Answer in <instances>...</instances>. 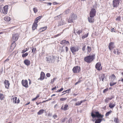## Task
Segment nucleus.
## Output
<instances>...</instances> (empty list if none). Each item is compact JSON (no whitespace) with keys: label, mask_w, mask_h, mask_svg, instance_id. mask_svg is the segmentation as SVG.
<instances>
[{"label":"nucleus","mask_w":123,"mask_h":123,"mask_svg":"<svg viewBox=\"0 0 123 123\" xmlns=\"http://www.w3.org/2000/svg\"><path fill=\"white\" fill-rule=\"evenodd\" d=\"M95 55H89L85 57L84 59V61L88 63H91L94 59Z\"/></svg>","instance_id":"obj_1"},{"label":"nucleus","mask_w":123,"mask_h":123,"mask_svg":"<svg viewBox=\"0 0 123 123\" xmlns=\"http://www.w3.org/2000/svg\"><path fill=\"white\" fill-rule=\"evenodd\" d=\"M70 50L73 54L74 55L75 53L78 51L79 49V46H71L70 48Z\"/></svg>","instance_id":"obj_2"},{"label":"nucleus","mask_w":123,"mask_h":123,"mask_svg":"<svg viewBox=\"0 0 123 123\" xmlns=\"http://www.w3.org/2000/svg\"><path fill=\"white\" fill-rule=\"evenodd\" d=\"M77 16L75 14L72 13L70 15L68 20V21L69 23L73 22V20L77 19Z\"/></svg>","instance_id":"obj_3"},{"label":"nucleus","mask_w":123,"mask_h":123,"mask_svg":"<svg viewBox=\"0 0 123 123\" xmlns=\"http://www.w3.org/2000/svg\"><path fill=\"white\" fill-rule=\"evenodd\" d=\"M95 115L92 112L91 113V115L93 118L95 117H97L98 118H102L103 117V115L100 114L98 112H95Z\"/></svg>","instance_id":"obj_4"},{"label":"nucleus","mask_w":123,"mask_h":123,"mask_svg":"<svg viewBox=\"0 0 123 123\" xmlns=\"http://www.w3.org/2000/svg\"><path fill=\"white\" fill-rule=\"evenodd\" d=\"M8 5L4 6L2 9L1 12L4 15H6L7 13L8 9Z\"/></svg>","instance_id":"obj_5"},{"label":"nucleus","mask_w":123,"mask_h":123,"mask_svg":"<svg viewBox=\"0 0 123 123\" xmlns=\"http://www.w3.org/2000/svg\"><path fill=\"white\" fill-rule=\"evenodd\" d=\"M19 35L17 33L13 34L11 40L13 42H16L18 39Z\"/></svg>","instance_id":"obj_6"},{"label":"nucleus","mask_w":123,"mask_h":123,"mask_svg":"<svg viewBox=\"0 0 123 123\" xmlns=\"http://www.w3.org/2000/svg\"><path fill=\"white\" fill-rule=\"evenodd\" d=\"M80 67L77 66L74 67L72 69V71L74 73H79L80 72Z\"/></svg>","instance_id":"obj_7"},{"label":"nucleus","mask_w":123,"mask_h":123,"mask_svg":"<svg viewBox=\"0 0 123 123\" xmlns=\"http://www.w3.org/2000/svg\"><path fill=\"white\" fill-rule=\"evenodd\" d=\"M96 10L94 8L92 9L90 12V16L91 17H94L96 15Z\"/></svg>","instance_id":"obj_8"},{"label":"nucleus","mask_w":123,"mask_h":123,"mask_svg":"<svg viewBox=\"0 0 123 123\" xmlns=\"http://www.w3.org/2000/svg\"><path fill=\"white\" fill-rule=\"evenodd\" d=\"M21 84L25 88H28L29 87L28 81L27 80H22L21 81Z\"/></svg>","instance_id":"obj_9"},{"label":"nucleus","mask_w":123,"mask_h":123,"mask_svg":"<svg viewBox=\"0 0 123 123\" xmlns=\"http://www.w3.org/2000/svg\"><path fill=\"white\" fill-rule=\"evenodd\" d=\"M120 3L119 0H114L113 1V6L114 7H117L118 6Z\"/></svg>","instance_id":"obj_10"},{"label":"nucleus","mask_w":123,"mask_h":123,"mask_svg":"<svg viewBox=\"0 0 123 123\" xmlns=\"http://www.w3.org/2000/svg\"><path fill=\"white\" fill-rule=\"evenodd\" d=\"M95 68L96 69L100 71L102 69L101 64V62H98L97 63L96 65Z\"/></svg>","instance_id":"obj_11"},{"label":"nucleus","mask_w":123,"mask_h":123,"mask_svg":"<svg viewBox=\"0 0 123 123\" xmlns=\"http://www.w3.org/2000/svg\"><path fill=\"white\" fill-rule=\"evenodd\" d=\"M4 83L5 86V87L7 89H8L10 85V83L9 81L6 80H5L4 82Z\"/></svg>","instance_id":"obj_12"},{"label":"nucleus","mask_w":123,"mask_h":123,"mask_svg":"<svg viewBox=\"0 0 123 123\" xmlns=\"http://www.w3.org/2000/svg\"><path fill=\"white\" fill-rule=\"evenodd\" d=\"M12 97V99L13 101V102L15 104H18L19 103L20 101V100L18 98V99L17 100V97H13V96Z\"/></svg>","instance_id":"obj_13"},{"label":"nucleus","mask_w":123,"mask_h":123,"mask_svg":"<svg viewBox=\"0 0 123 123\" xmlns=\"http://www.w3.org/2000/svg\"><path fill=\"white\" fill-rule=\"evenodd\" d=\"M45 74L43 72H41L40 74V76L39 78L38 79V80H42L44 79L45 77Z\"/></svg>","instance_id":"obj_14"},{"label":"nucleus","mask_w":123,"mask_h":123,"mask_svg":"<svg viewBox=\"0 0 123 123\" xmlns=\"http://www.w3.org/2000/svg\"><path fill=\"white\" fill-rule=\"evenodd\" d=\"M114 43L112 42H110L109 44L108 47H109L110 50L111 51V50L113 49L114 48Z\"/></svg>","instance_id":"obj_15"},{"label":"nucleus","mask_w":123,"mask_h":123,"mask_svg":"<svg viewBox=\"0 0 123 123\" xmlns=\"http://www.w3.org/2000/svg\"><path fill=\"white\" fill-rule=\"evenodd\" d=\"M24 63L26 66H29L30 64V61L28 59H26L24 61Z\"/></svg>","instance_id":"obj_16"},{"label":"nucleus","mask_w":123,"mask_h":123,"mask_svg":"<svg viewBox=\"0 0 123 123\" xmlns=\"http://www.w3.org/2000/svg\"><path fill=\"white\" fill-rule=\"evenodd\" d=\"M38 25L37 23L34 22L32 26V29L33 30H34L37 29Z\"/></svg>","instance_id":"obj_17"},{"label":"nucleus","mask_w":123,"mask_h":123,"mask_svg":"<svg viewBox=\"0 0 123 123\" xmlns=\"http://www.w3.org/2000/svg\"><path fill=\"white\" fill-rule=\"evenodd\" d=\"M69 43V42L68 41H66V40H62L61 42L60 43L62 44H68Z\"/></svg>","instance_id":"obj_18"},{"label":"nucleus","mask_w":123,"mask_h":123,"mask_svg":"<svg viewBox=\"0 0 123 123\" xmlns=\"http://www.w3.org/2000/svg\"><path fill=\"white\" fill-rule=\"evenodd\" d=\"M94 17H88V20L89 22L90 23H93L94 22V19L93 18Z\"/></svg>","instance_id":"obj_19"},{"label":"nucleus","mask_w":123,"mask_h":123,"mask_svg":"<svg viewBox=\"0 0 123 123\" xmlns=\"http://www.w3.org/2000/svg\"><path fill=\"white\" fill-rule=\"evenodd\" d=\"M4 19L6 21L9 22L11 20V18L8 16H6L4 18Z\"/></svg>","instance_id":"obj_20"},{"label":"nucleus","mask_w":123,"mask_h":123,"mask_svg":"<svg viewBox=\"0 0 123 123\" xmlns=\"http://www.w3.org/2000/svg\"><path fill=\"white\" fill-rule=\"evenodd\" d=\"M86 101V100H82L80 101H78L75 104V105L76 106L80 105L83 102H85Z\"/></svg>","instance_id":"obj_21"},{"label":"nucleus","mask_w":123,"mask_h":123,"mask_svg":"<svg viewBox=\"0 0 123 123\" xmlns=\"http://www.w3.org/2000/svg\"><path fill=\"white\" fill-rule=\"evenodd\" d=\"M110 77L112 81H113L117 79L116 77L114 74H112L111 75Z\"/></svg>","instance_id":"obj_22"},{"label":"nucleus","mask_w":123,"mask_h":123,"mask_svg":"<svg viewBox=\"0 0 123 123\" xmlns=\"http://www.w3.org/2000/svg\"><path fill=\"white\" fill-rule=\"evenodd\" d=\"M115 103H110L109 104V107L110 108H112L115 106Z\"/></svg>","instance_id":"obj_23"},{"label":"nucleus","mask_w":123,"mask_h":123,"mask_svg":"<svg viewBox=\"0 0 123 123\" xmlns=\"http://www.w3.org/2000/svg\"><path fill=\"white\" fill-rule=\"evenodd\" d=\"M113 98V96H111L110 98H107L105 99V102L107 103L109 101L111 100Z\"/></svg>","instance_id":"obj_24"},{"label":"nucleus","mask_w":123,"mask_h":123,"mask_svg":"<svg viewBox=\"0 0 123 123\" xmlns=\"http://www.w3.org/2000/svg\"><path fill=\"white\" fill-rule=\"evenodd\" d=\"M113 52L115 54H116L117 53L118 55H119L120 54V52L119 51V50L117 49H114Z\"/></svg>","instance_id":"obj_25"},{"label":"nucleus","mask_w":123,"mask_h":123,"mask_svg":"<svg viewBox=\"0 0 123 123\" xmlns=\"http://www.w3.org/2000/svg\"><path fill=\"white\" fill-rule=\"evenodd\" d=\"M44 110L43 109H42L39 110V111L37 112V114L38 115H41L44 112Z\"/></svg>","instance_id":"obj_26"},{"label":"nucleus","mask_w":123,"mask_h":123,"mask_svg":"<svg viewBox=\"0 0 123 123\" xmlns=\"http://www.w3.org/2000/svg\"><path fill=\"white\" fill-rule=\"evenodd\" d=\"M105 74H103L101 75V77H100L99 78V79H100V80H101V79H102V81L103 82L104 81V78H105Z\"/></svg>","instance_id":"obj_27"},{"label":"nucleus","mask_w":123,"mask_h":123,"mask_svg":"<svg viewBox=\"0 0 123 123\" xmlns=\"http://www.w3.org/2000/svg\"><path fill=\"white\" fill-rule=\"evenodd\" d=\"M102 121V119L98 118L96 120L95 122V123H100Z\"/></svg>","instance_id":"obj_28"},{"label":"nucleus","mask_w":123,"mask_h":123,"mask_svg":"<svg viewBox=\"0 0 123 123\" xmlns=\"http://www.w3.org/2000/svg\"><path fill=\"white\" fill-rule=\"evenodd\" d=\"M46 58L47 61H48L49 62H50V61H51V56H48L47 57H46Z\"/></svg>","instance_id":"obj_29"},{"label":"nucleus","mask_w":123,"mask_h":123,"mask_svg":"<svg viewBox=\"0 0 123 123\" xmlns=\"http://www.w3.org/2000/svg\"><path fill=\"white\" fill-rule=\"evenodd\" d=\"M15 42H13L12 43L10 46L12 47L14 49L15 48L16 46V43Z\"/></svg>","instance_id":"obj_30"},{"label":"nucleus","mask_w":123,"mask_h":123,"mask_svg":"<svg viewBox=\"0 0 123 123\" xmlns=\"http://www.w3.org/2000/svg\"><path fill=\"white\" fill-rule=\"evenodd\" d=\"M114 121L116 123H118L119 120L118 117H115L114 119Z\"/></svg>","instance_id":"obj_31"},{"label":"nucleus","mask_w":123,"mask_h":123,"mask_svg":"<svg viewBox=\"0 0 123 123\" xmlns=\"http://www.w3.org/2000/svg\"><path fill=\"white\" fill-rule=\"evenodd\" d=\"M55 60V56L52 57V59H51V62L52 63H54Z\"/></svg>","instance_id":"obj_32"},{"label":"nucleus","mask_w":123,"mask_h":123,"mask_svg":"<svg viewBox=\"0 0 123 123\" xmlns=\"http://www.w3.org/2000/svg\"><path fill=\"white\" fill-rule=\"evenodd\" d=\"M112 112L111 110H110L109 111L107 112L105 116H108Z\"/></svg>","instance_id":"obj_33"},{"label":"nucleus","mask_w":123,"mask_h":123,"mask_svg":"<svg viewBox=\"0 0 123 123\" xmlns=\"http://www.w3.org/2000/svg\"><path fill=\"white\" fill-rule=\"evenodd\" d=\"M68 105L67 104L65 105L63 108V110L65 111L67 110L68 109Z\"/></svg>","instance_id":"obj_34"},{"label":"nucleus","mask_w":123,"mask_h":123,"mask_svg":"<svg viewBox=\"0 0 123 123\" xmlns=\"http://www.w3.org/2000/svg\"><path fill=\"white\" fill-rule=\"evenodd\" d=\"M4 98V96L3 94L2 93L0 94V99L1 100H3Z\"/></svg>","instance_id":"obj_35"},{"label":"nucleus","mask_w":123,"mask_h":123,"mask_svg":"<svg viewBox=\"0 0 123 123\" xmlns=\"http://www.w3.org/2000/svg\"><path fill=\"white\" fill-rule=\"evenodd\" d=\"M32 52L33 54H34L35 51H36V48L32 47V48L31 49Z\"/></svg>","instance_id":"obj_36"},{"label":"nucleus","mask_w":123,"mask_h":123,"mask_svg":"<svg viewBox=\"0 0 123 123\" xmlns=\"http://www.w3.org/2000/svg\"><path fill=\"white\" fill-rule=\"evenodd\" d=\"M88 36V34L87 33V34H85L84 35H83L82 37V39H84L85 38L87 37Z\"/></svg>","instance_id":"obj_37"},{"label":"nucleus","mask_w":123,"mask_h":123,"mask_svg":"<svg viewBox=\"0 0 123 123\" xmlns=\"http://www.w3.org/2000/svg\"><path fill=\"white\" fill-rule=\"evenodd\" d=\"M47 28V27L46 26V27H44L41 28H40V30L42 31H43L46 30Z\"/></svg>","instance_id":"obj_38"},{"label":"nucleus","mask_w":123,"mask_h":123,"mask_svg":"<svg viewBox=\"0 0 123 123\" xmlns=\"http://www.w3.org/2000/svg\"><path fill=\"white\" fill-rule=\"evenodd\" d=\"M87 52H88L89 53H90L91 50V47L89 46H88L87 47Z\"/></svg>","instance_id":"obj_39"},{"label":"nucleus","mask_w":123,"mask_h":123,"mask_svg":"<svg viewBox=\"0 0 123 123\" xmlns=\"http://www.w3.org/2000/svg\"><path fill=\"white\" fill-rule=\"evenodd\" d=\"M28 55V53L27 52H26L25 54H23L22 55V57H25L27 56Z\"/></svg>","instance_id":"obj_40"},{"label":"nucleus","mask_w":123,"mask_h":123,"mask_svg":"<svg viewBox=\"0 0 123 123\" xmlns=\"http://www.w3.org/2000/svg\"><path fill=\"white\" fill-rule=\"evenodd\" d=\"M63 33V32H61L60 33L58 34L55 35L54 36V37H58L59 36H60L62 33Z\"/></svg>","instance_id":"obj_41"},{"label":"nucleus","mask_w":123,"mask_h":123,"mask_svg":"<svg viewBox=\"0 0 123 123\" xmlns=\"http://www.w3.org/2000/svg\"><path fill=\"white\" fill-rule=\"evenodd\" d=\"M82 32V30H80L76 32V33L79 35H80V34Z\"/></svg>","instance_id":"obj_42"},{"label":"nucleus","mask_w":123,"mask_h":123,"mask_svg":"<svg viewBox=\"0 0 123 123\" xmlns=\"http://www.w3.org/2000/svg\"><path fill=\"white\" fill-rule=\"evenodd\" d=\"M29 48H26L24 50H22L21 52L22 53H23L27 51L28 49Z\"/></svg>","instance_id":"obj_43"},{"label":"nucleus","mask_w":123,"mask_h":123,"mask_svg":"<svg viewBox=\"0 0 123 123\" xmlns=\"http://www.w3.org/2000/svg\"><path fill=\"white\" fill-rule=\"evenodd\" d=\"M111 31L112 32H115L116 31V30L114 28H112L111 29Z\"/></svg>","instance_id":"obj_44"},{"label":"nucleus","mask_w":123,"mask_h":123,"mask_svg":"<svg viewBox=\"0 0 123 123\" xmlns=\"http://www.w3.org/2000/svg\"><path fill=\"white\" fill-rule=\"evenodd\" d=\"M117 83V82H115L114 83H113L112 82H110V85L111 86H112L115 84H116Z\"/></svg>","instance_id":"obj_45"},{"label":"nucleus","mask_w":123,"mask_h":123,"mask_svg":"<svg viewBox=\"0 0 123 123\" xmlns=\"http://www.w3.org/2000/svg\"><path fill=\"white\" fill-rule=\"evenodd\" d=\"M14 49V48L10 46V48H9V52H11L13 51Z\"/></svg>","instance_id":"obj_46"},{"label":"nucleus","mask_w":123,"mask_h":123,"mask_svg":"<svg viewBox=\"0 0 123 123\" xmlns=\"http://www.w3.org/2000/svg\"><path fill=\"white\" fill-rule=\"evenodd\" d=\"M33 10L35 13H36L37 12L38 10L36 8H33Z\"/></svg>","instance_id":"obj_47"},{"label":"nucleus","mask_w":123,"mask_h":123,"mask_svg":"<svg viewBox=\"0 0 123 123\" xmlns=\"http://www.w3.org/2000/svg\"><path fill=\"white\" fill-rule=\"evenodd\" d=\"M121 20V17L120 16H118L116 18V20L117 21H120Z\"/></svg>","instance_id":"obj_48"},{"label":"nucleus","mask_w":123,"mask_h":123,"mask_svg":"<svg viewBox=\"0 0 123 123\" xmlns=\"http://www.w3.org/2000/svg\"><path fill=\"white\" fill-rule=\"evenodd\" d=\"M67 98H62L60 99V100L61 101H64Z\"/></svg>","instance_id":"obj_49"},{"label":"nucleus","mask_w":123,"mask_h":123,"mask_svg":"<svg viewBox=\"0 0 123 123\" xmlns=\"http://www.w3.org/2000/svg\"><path fill=\"white\" fill-rule=\"evenodd\" d=\"M63 89H64L63 88V87H62L61 88V89H60V90H59L58 91H57L56 92H61L62 91H63Z\"/></svg>","instance_id":"obj_50"},{"label":"nucleus","mask_w":123,"mask_h":123,"mask_svg":"<svg viewBox=\"0 0 123 123\" xmlns=\"http://www.w3.org/2000/svg\"><path fill=\"white\" fill-rule=\"evenodd\" d=\"M108 91V88H107L104 90L103 92L104 93H105V92H106Z\"/></svg>","instance_id":"obj_51"},{"label":"nucleus","mask_w":123,"mask_h":123,"mask_svg":"<svg viewBox=\"0 0 123 123\" xmlns=\"http://www.w3.org/2000/svg\"><path fill=\"white\" fill-rule=\"evenodd\" d=\"M46 75L47 77H49L51 76L50 74L49 73H47Z\"/></svg>","instance_id":"obj_52"},{"label":"nucleus","mask_w":123,"mask_h":123,"mask_svg":"<svg viewBox=\"0 0 123 123\" xmlns=\"http://www.w3.org/2000/svg\"><path fill=\"white\" fill-rule=\"evenodd\" d=\"M42 16H39L37 17L36 18V19H40L42 18Z\"/></svg>","instance_id":"obj_53"},{"label":"nucleus","mask_w":123,"mask_h":123,"mask_svg":"<svg viewBox=\"0 0 123 123\" xmlns=\"http://www.w3.org/2000/svg\"><path fill=\"white\" fill-rule=\"evenodd\" d=\"M59 3H57L56 2H53V4L54 5H57L59 4Z\"/></svg>","instance_id":"obj_54"},{"label":"nucleus","mask_w":123,"mask_h":123,"mask_svg":"<svg viewBox=\"0 0 123 123\" xmlns=\"http://www.w3.org/2000/svg\"><path fill=\"white\" fill-rule=\"evenodd\" d=\"M39 19H36V18L35 19L34 22H35V23H37L38 21H39Z\"/></svg>","instance_id":"obj_55"},{"label":"nucleus","mask_w":123,"mask_h":123,"mask_svg":"<svg viewBox=\"0 0 123 123\" xmlns=\"http://www.w3.org/2000/svg\"><path fill=\"white\" fill-rule=\"evenodd\" d=\"M53 117L54 119H55L56 118H57V116L56 114H54L53 116Z\"/></svg>","instance_id":"obj_56"},{"label":"nucleus","mask_w":123,"mask_h":123,"mask_svg":"<svg viewBox=\"0 0 123 123\" xmlns=\"http://www.w3.org/2000/svg\"><path fill=\"white\" fill-rule=\"evenodd\" d=\"M86 45H85L83 47L82 49V50L83 51H84L85 50V48H86Z\"/></svg>","instance_id":"obj_57"},{"label":"nucleus","mask_w":123,"mask_h":123,"mask_svg":"<svg viewBox=\"0 0 123 123\" xmlns=\"http://www.w3.org/2000/svg\"><path fill=\"white\" fill-rule=\"evenodd\" d=\"M9 60V59L7 58L5 60V61H4V62L5 63L6 62H8Z\"/></svg>","instance_id":"obj_58"},{"label":"nucleus","mask_w":123,"mask_h":123,"mask_svg":"<svg viewBox=\"0 0 123 123\" xmlns=\"http://www.w3.org/2000/svg\"><path fill=\"white\" fill-rule=\"evenodd\" d=\"M54 81L53 79H52L51 80L50 83L51 84H53L54 82Z\"/></svg>","instance_id":"obj_59"},{"label":"nucleus","mask_w":123,"mask_h":123,"mask_svg":"<svg viewBox=\"0 0 123 123\" xmlns=\"http://www.w3.org/2000/svg\"><path fill=\"white\" fill-rule=\"evenodd\" d=\"M56 88V86H55V87H53L51 89V90L52 91L54 90Z\"/></svg>","instance_id":"obj_60"},{"label":"nucleus","mask_w":123,"mask_h":123,"mask_svg":"<svg viewBox=\"0 0 123 123\" xmlns=\"http://www.w3.org/2000/svg\"><path fill=\"white\" fill-rule=\"evenodd\" d=\"M66 52L68 51V47H66Z\"/></svg>","instance_id":"obj_61"},{"label":"nucleus","mask_w":123,"mask_h":123,"mask_svg":"<svg viewBox=\"0 0 123 123\" xmlns=\"http://www.w3.org/2000/svg\"><path fill=\"white\" fill-rule=\"evenodd\" d=\"M40 97V95L39 94H37V96L36 97V98L37 99Z\"/></svg>","instance_id":"obj_62"},{"label":"nucleus","mask_w":123,"mask_h":123,"mask_svg":"<svg viewBox=\"0 0 123 123\" xmlns=\"http://www.w3.org/2000/svg\"><path fill=\"white\" fill-rule=\"evenodd\" d=\"M37 99L36 98V97H35V98H33L32 99V101H34V100H35Z\"/></svg>","instance_id":"obj_63"},{"label":"nucleus","mask_w":123,"mask_h":123,"mask_svg":"<svg viewBox=\"0 0 123 123\" xmlns=\"http://www.w3.org/2000/svg\"><path fill=\"white\" fill-rule=\"evenodd\" d=\"M48 5H51L52 4V3L50 2H48L47 3Z\"/></svg>","instance_id":"obj_64"}]
</instances>
